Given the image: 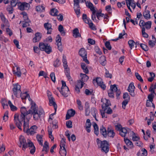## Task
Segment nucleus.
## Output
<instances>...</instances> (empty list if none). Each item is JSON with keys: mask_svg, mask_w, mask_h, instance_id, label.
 Returning a JSON list of instances; mask_svg holds the SVG:
<instances>
[{"mask_svg": "<svg viewBox=\"0 0 156 156\" xmlns=\"http://www.w3.org/2000/svg\"><path fill=\"white\" fill-rule=\"evenodd\" d=\"M44 112L42 108H39L37 112L32 113V115L33 116V119L34 120L37 121L40 119L41 117L43 116L44 115Z\"/></svg>", "mask_w": 156, "mask_h": 156, "instance_id": "4", "label": "nucleus"}, {"mask_svg": "<svg viewBox=\"0 0 156 156\" xmlns=\"http://www.w3.org/2000/svg\"><path fill=\"white\" fill-rule=\"evenodd\" d=\"M134 89L135 87L134 86L133 83H131L129 85L127 90L130 93V94L132 97H134L135 96V94L134 92Z\"/></svg>", "mask_w": 156, "mask_h": 156, "instance_id": "12", "label": "nucleus"}, {"mask_svg": "<svg viewBox=\"0 0 156 156\" xmlns=\"http://www.w3.org/2000/svg\"><path fill=\"white\" fill-rule=\"evenodd\" d=\"M24 23L23 25V27H25L27 26H30V21L29 20H27V21H24Z\"/></svg>", "mask_w": 156, "mask_h": 156, "instance_id": "61", "label": "nucleus"}, {"mask_svg": "<svg viewBox=\"0 0 156 156\" xmlns=\"http://www.w3.org/2000/svg\"><path fill=\"white\" fill-rule=\"evenodd\" d=\"M20 112L21 114L20 115L17 114L14 115V120L16 125L19 129L21 130L22 122L25 119L26 116L30 114L28 113V111H27L26 108L24 107L21 108Z\"/></svg>", "mask_w": 156, "mask_h": 156, "instance_id": "1", "label": "nucleus"}, {"mask_svg": "<svg viewBox=\"0 0 156 156\" xmlns=\"http://www.w3.org/2000/svg\"><path fill=\"white\" fill-rule=\"evenodd\" d=\"M129 130V129H127L126 128H123L121 129L119 131V134L122 136L125 137L126 134L129 133L128 130Z\"/></svg>", "mask_w": 156, "mask_h": 156, "instance_id": "20", "label": "nucleus"}, {"mask_svg": "<svg viewBox=\"0 0 156 156\" xmlns=\"http://www.w3.org/2000/svg\"><path fill=\"white\" fill-rule=\"evenodd\" d=\"M129 130V129H127L126 128H123L121 129L119 131V134L122 136L125 137L126 134L129 133L128 130Z\"/></svg>", "mask_w": 156, "mask_h": 156, "instance_id": "19", "label": "nucleus"}, {"mask_svg": "<svg viewBox=\"0 0 156 156\" xmlns=\"http://www.w3.org/2000/svg\"><path fill=\"white\" fill-rule=\"evenodd\" d=\"M61 38L59 35H57L56 38V41L57 43V45L58 46V48L59 51H62V45L61 42Z\"/></svg>", "mask_w": 156, "mask_h": 156, "instance_id": "13", "label": "nucleus"}, {"mask_svg": "<svg viewBox=\"0 0 156 156\" xmlns=\"http://www.w3.org/2000/svg\"><path fill=\"white\" fill-rule=\"evenodd\" d=\"M81 65L83 72L86 74L88 73H89V70L88 69L87 66H86V65L84 63H82Z\"/></svg>", "mask_w": 156, "mask_h": 156, "instance_id": "33", "label": "nucleus"}, {"mask_svg": "<svg viewBox=\"0 0 156 156\" xmlns=\"http://www.w3.org/2000/svg\"><path fill=\"white\" fill-rule=\"evenodd\" d=\"M140 46L145 51H147L148 50V48L147 46L144 44H140Z\"/></svg>", "mask_w": 156, "mask_h": 156, "instance_id": "62", "label": "nucleus"}, {"mask_svg": "<svg viewBox=\"0 0 156 156\" xmlns=\"http://www.w3.org/2000/svg\"><path fill=\"white\" fill-rule=\"evenodd\" d=\"M124 141L127 145L130 146L131 148L133 147V143L129 140L127 139H126L125 138H124Z\"/></svg>", "mask_w": 156, "mask_h": 156, "instance_id": "40", "label": "nucleus"}, {"mask_svg": "<svg viewBox=\"0 0 156 156\" xmlns=\"http://www.w3.org/2000/svg\"><path fill=\"white\" fill-rule=\"evenodd\" d=\"M156 88V87L155 85L153 86L152 85L150 87L149 89V91L151 92V94H154L155 95L156 94L154 92L155 89Z\"/></svg>", "mask_w": 156, "mask_h": 156, "instance_id": "52", "label": "nucleus"}, {"mask_svg": "<svg viewBox=\"0 0 156 156\" xmlns=\"http://www.w3.org/2000/svg\"><path fill=\"white\" fill-rule=\"evenodd\" d=\"M41 38V34L39 32H37L35 34V37L33 39V42L36 43L38 42Z\"/></svg>", "mask_w": 156, "mask_h": 156, "instance_id": "18", "label": "nucleus"}, {"mask_svg": "<svg viewBox=\"0 0 156 156\" xmlns=\"http://www.w3.org/2000/svg\"><path fill=\"white\" fill-rule=\"evenodd\" d=\"M75 111L72 109L68 110L66 115V119H68L71 117L73 116L75 114Z\"/></svg>", "mask_w": 156, "mask_h": 156, "instance_id": "16", "label": "nucleus"}, {"mask_svg": "<svg viewBox=\"0 0 156 156\" xmlns=\"http://www.w3.org/2000/svg\"><path fill=\"white\" fill-rule=\"evenodd\" d=\"M69 89L68 88V90L67 91H66V89H61V90H60V92L62 95L65 97H66L68 96V94L69 92Z\"/></svg>", "mask_w": 156, "mask_h": 156, "instance_id": "28", "label": "nucleus"}, {"mask_svg": "<svg viewBox=\"0 0 156 156\" xmlns=\"http://www.w3.org/2000/svg\"><path fill=\"white\" fill-rule=\"evenodd\" d=\"M36 138L39 144L42 146L43 145L42 136L39 135H37L36 136Z\"/></svg>", "mask_w": 156, "mask_h": 156, "instance_id": "30", "label": "nucleus"}, {"mask_svg": "<svg viewBox=\"0 0 156 156\" xmlns=\"http://www.w3.org/2000/svg\"><path fill=\"white\" fill-rule=\"evenodd\" d=\"M62 87L61 89H66V91L67 92L68 90V87L66 86V82L63 80L61 81Z\"/></svg>", "mask_w": 156, "mask_h": 156, "instance_id": "55", "label": "nucleus"}, {"mask_svg": "<svg viewBox=\"0 0 156 156\" xmlns=\"http://www.w3.org/2000/svg\"><path fill=\"white\" fill-rule=\"evenodd\" d=\"M88 24H89L90 27L92 30H96V28L95 27V26L94 24L92 22H91L90 23L89 22V23Z\"/></svg>", "mask_w": 156, "mask_h": 156, "instance_id": "64", "label": "nucleus"}, {"mask_svg": "<svg viewBox=\"0 0 156 156\" xmlns=\"http://www.w3.org/2000/svg\"><path fill=\"white\" fill-rule=\"evenodd\" d=\"M45 8L43 6L38 5L36 7V10L37 12H43L44 11Z\"/></svg>", "mask_w": 156, "mask_h": 156, "instance_id": "44", "label": "nucleus"}, {"mask_svg": "<svg viewBox=\"0 0 156 156\" xmlns=\"http://www.w3.org/2000/svg\"><path fill=\"white\" fill-rule=\"evenodd\" d=\"M91 126V124L90 122V120L89 119H87L85 124V129L88 133H90V128Z\"/></svg>", "mask_w": 156, "mask_h": 156, "instance_id": "21", "label": "nucleus"}, {"mask_svg": "<svg viewBox=\"0 0 156 156\" xmlns=\"http://www.w3.org/2000/svg\"><path fill=\"white\" fill-rule=\"evenodd\" d=\"M8 105H9L11 109L13 111H14L17 110V108L16 106L12 105L10 101H9L8 102Z\"/></svg>", "mask_w": 156, "mask_h": 156, "instance_id": "42", "label": "nucleus"}, {"mask_svg": "<svg viewBox=\"0 0 156 156\" xmlns=\"http://www.w3.org/2000/svg\"><path fill=\"white\" fill-rule=\"evenodd\" d=\"M141 153L142 156H147V151L144 148L141 149Z\"/></svg>", "mask_w": 156, "mask_h": 156, "instance_id": "63", "label": "nucleus"}, {"mask_svg": "<svg viewBox=\"0 0 156 156\" xmlns=\"http://www.w3.org/2000/svg\"><path fill=\"white\" fill-rule=\"evenodd\" d=\"M49 149L48 143L47 141H46L44 143V145L42 151V152L45 151V153L47 154L48 151Z\"/></svg>", "mask_w": 156, "mask_h": 156, "instance_id": "23", "label": "nucleus"}, {"mask_svg": "<svg viewBox=\"0 0 156 156\" xmlns=\"http://www.w3.org/2000/svg\"><path fill=\"white\" fill-rule=\"evenodd\" d=\"M81 85L80 81H79L77 84L76 85L75 87V90L78 93L80 92V88Z\"/></svg>", "mask_w": 156, "mask_h": 156, "instance_id": "53", "label": "nucleus"}, {"mask_svg": "<svg viewBox=\"0 0 156 156\" xmlns=\"http://www.w3.org/2000/svg\"><path fill=\"white\" fill-rule=\"evenodd\" d=\"M152 22L151 21H148L146 23L145 28L147 30L151 28Z\"/></svg>", "mask_w": 156, "mask_h": 156, "instance_id": "56", "label": "nucleus"}, {"mask_svg": "<svg viewBox=\"0 0 156 156\" xmlns=\"http://www.w3.org/2000/svg\"><path fill=\"white\" fill-rule=\"evenodd\" d=\"M104 100L105 103H103L102 105V107L103 109L105 111L109 107V106L111 105V104L110 101L108 100L105 99Z\"/></svg>", "mask_w": 156, "mask_h": 156, "instance_id": "15", "label": "nucleus"}, {"mask_svg": "<svg viewBox=\"0 0 156 156\" xmlns=\"http://www.w3.org/2000/svg\"><path fill=\"white\" fill-rule=\"evenodd\" d=\"M142 34L143 37H144L147 38L148 37V35L145 32V28L143 27L142 28Z\"/></svg>", "mask_w": 156, "mask_h": 156, "instance_id": "51", "label": "nucleus"}, {"mask_svg": "<svg viewBox=\"0 0 156 156\" xmlns=\"http://www.w3.org/2000/svg\"><path fill=\"white\" fill-rule=\"evenodd\" d=\"M23 131L25 133L29 129V123L28 121L27 122H26L25 120V119L23 121Z\"/></svg>", "mask_w": 156, "mask_h": 156, "instance_id": "27", "label": "nucleus"}, {"mask_svg": "<svg viewBox=\"0 0 156 156\" xmlns=\"http://www.w3.org/2000/svg\"><path fill=\"white\" fill-rule=\"evenodd\" d=\"M65 72L68 80H71L72 78L70 74L69 68L65 69Z\"/></svg>", "mask_w": 156, "mask_h": 156, "instance_id": "35", "label": "nucleus"}, {"mask_svg": "<svg viewBox=\"0 0 156 156\" xmlns=\"http://www.w3.org/2000/svg\"><path fill=\"white\" fill-rule=\"evenodd\" d=\"M18 3V0H12L10 4L12 7H15Z\"/></svg>", "mask_w": 156, "mask_h": 156, "instance_id": "58", "label": "nucleus"}, {"mask_svg": "<svg viewBox=\"0 0 156 156\" xmlns=\"http://www.w3.org/2000/svg\"><path fill=\"white\" fill-rule=\"evenodd\" d=\"M100 132L104 137L107 136V133L105 129L103 126H101L100 128Z\"/></svg>", "mask_w": 156, "mask_h": 156, "instance_id": "32", "label": "nucleus"}, {"mask_svg": "<svg viewBox=\"0 0 156 156\" xmlns=\"http://www.w3.org/2000/svg\"><path fill=\"white\" fill-rule=\"evenodd\" d=\"M28 147L30 150V152L32 154H34L35 151V148L33 143L30 141L27 142Z\"/></svg>", "mask_w": 156, "mask_h": 156, "instance_id": "14", "label": "nucleus"}, {"mask_svg": "<svg viewBox=\"0 0 156 156\" xmlns=\"http://www.w3.org/2000/svg\"><path fill=\"white\" fill-rule=\"evenodd\" d=\"M80 76L81 77V80L79 81H80V88H82L83 85V84L84 83V82L87 81L88 80L89 77L86 74H83L82 73H80Z\"/></svg>", "mask_w": 156, "mask_h": 156, "instance_id": "9", "label": "nucleus"}, {"mask_svg": "<svg viewBox=\"0 0 156 156\" xmlns=\"http://www.w3.org/2000/svg\"><path fill=\"white\" fill-rule=\"evenodd\" d=\"M82 18L83 21L85 23L87 24L89 22V18L87 17V16L86 14H83L82 15Z\"/></svg>", "mask_w": 156, "mask_h": 156, "instance_id": "47", "label": "nucleus"}, {"mask_svg": "<svg viewBox=\"0 0 156 156\" xmlns=\"http://www.w3.org/2000/svg\"><path fill=\"white\" fill-rule=\"evenodd\" d=\"M66 144V139L64 138H62L60 142V148H65Z\"/></svg>", "mask_w": 156, "mask_h": 156, "instance_id": "49", "label": "nucleus"}, {"mask_svg": "<svg viewBox=\"0 0 156 156\" xmlns=\"http://www.w3.org/2000/svg\"><path fill=\"white\" fill-rule=\"evenodd\" d=\"M91 114L95 118V120L98 121V120L96 118V114L97 113V111L96 109L94 108H92L91 109Z\"/></svg>", "mask_w": 156, "mask_h": 156, "instance_id": "41", "label": "nucleus"}, {"mask_svg": "<svg viewBox=\"0 0 156 156\" xmlns=\"http://www.w3.org/2000/svg\"><path fill=\"white\" fill-rule=\"evenodd\" d=\"M150 13V11H149L146 9H145L143 14L144 17L145 19L148 20L151 18V15Z\"/></svg>", "mask_w": 156, "mask_h": 156, "instance_id": "24", "label": "nucleus"}, {"mask_svg": "<svg viewBox=\"0 0 156 156\" xmlns=\"http://www.w3.org/2000/svg\"><path fill=\"white\" fill-rule=\"evenodd\" d=\"M85 1V0H74V9L75 12L77 15L80 14V7L79 5V2L83 3Z\"/></svg>", "mask_w": 156, "mask_h": 156, "instance_id": "6", "label": "nucleus"}, {"mask_svg": "<svg viewBox=\"0 0 156 156\" xmlns=\"http://www.w3.org/2000/svg\"><path fill=\"white\" fill-rule=\"evenodd\" d=\"M102 151L107 153L109 151L108 144L107 141L104 140L102 141L100 145Z\"/></svg>", "mask_w": 156, "mask_h": 156, "instance_id": "8", "label": "nucleus"}, {"mask_svg": "<svg viewBox=\"0 0 156 156\" xmlns=\"http://www.w3.org/2000/svg\"><path fill=\"white\" fill-rule=\"evenodd\" d=\"M76 103L78 105V108L80 110H82L83 109V107L82 105V103L81 101L79 99L76 100Z\"/></svg>", "mask_w": 156, "mask_h": 156, "instance_id": "48", "label": "nucleus"}, {"mask_svg": "<svg viewBox=\"0 0 156 156\" xmlns=\"http://www.w3.org/2000/svg\"><path fill=\"white\" fill-rule=\"evenodd\" d=\"M99 62L102 65L104 66L106 64V60L105 57L104 56H101L100 58Z\"/></svg>", "mask_w": 156, "mask_h": 156, "instance_id": "31", "label": "nucleus"}, {"mask_svg": "<svg viewBox=\"0 0 156 156\" xmlns=\"http://www.w3.org/2000/svg\"><path fill=\"white\" fill-rule=\"evenodd\" d=\"M20 144V147H22V149L25 151L26 148L28 147V145L24 137L22 135H20L19 138Z\"/></svg>", "mask_w": 156, "mask_h": 156, "instance_id": "3", "label": "nucleus"}, {"mask_svg": "<svg viewBox=\"0 0 156 156\" xmlns=\"http://www.w3.org/2000/svg\"><path fill=\"white\" fill-rule=\"evenodd\" d=\"M73 36L75 38L81 37V35L79 32L78 29L77 28H76L73 30Z\"/></svg>", "mask_w": 156, "mask_h": 156, "instance_id": "26", "label": "nucleus"}, {"mask_svg": "<svg viewBox=\"0 0 156 156\" xmlns=\"http://www.w3.org/2000/svg\"><path fill=\"white\" fill-rule=\"evenodd\" d=\"M58 13V11L55 9H52L51 11V15L54 16H56Z\"/></svg>", "mask_w": 156, "mask_h": 156, "instance_id": "39", "label": "nucleus"}, {"mask_svg": "<svg viewBox=\"0 0 156 156\" xmlns=\"http://www.w3.org/2000/svg\"><path fill=\"white\" fill-rule=\"evenodd\" d=\"M80 55L81 56L83 60L85 62L87 63L88 64L89 62L87 59V53L84 48H81L79 52Z\"/></svg>", "mask_w": 156, "mask_h": 156, "instance_id": "7", "label": "nucleus"}, {"mask_svg": "<svg viewBox=\"0 0 156 156\" xmlns=\"http://www.w3.org/2000/svg\"><path fill=\"white\" fill-rule=\"evenodd\" d=\"M13 88L12 91L14 95L16 97H17V94H20V97H21V94L22 92L21 90V87L18 83L13 84Z\"/></svg>", "mask_w": 156, "mask_h": 156, "instance_id": "5", "label": "nucleus"}, {"mask_svg": "<svg viewBox=\"0 0 156 156\" xmlns=\"http://www.w3.org/2000/svg\"><path fill=\"white\" fill-rule=\"evenodd\" d=\"M14 65L16 67V70H13L14 74L16 76L18 77H20L21 75V73L20 68L19 67H18L17 65H16L15 64H14Z\"/></svg>", "mask_w": 156, "mask_h": 156, "instance_id": "22", "label": "nucleus"}, {"mask_svg": "<svg viewBox=\"0 0 156 156\" xmlns=\"http://www.w3.org/2000/svg\"><path fill=\"white\" fill-rule=\"evenodd\" d=\"M60 64V60L58 58H57L54 62V66L55 67L59 66Z\"/></svg>", "mask_w": 156, "mask_h": 156, "instance_id": "60", "label": "nucleus"}, {"mask_svg": "<svg viewBox=\"0 0 156 156\" xmlns=\"http://www.w3.org/2000/svg\"><path fill=\"white\" fill-rule=\"evenodd\" d=\"M85 115L86 116H88L89 115V114L90 113V110L89 109V106L88 105V103L87 102H86L85 104Z\"/></svg>", "mask_w": 156, "mask_h": 156, "instance_id": "34", "label": "nucleus"}, {"mask_svg": "<svg viewBox=\"0 0 156 156\" xmlns=\"http://www.w3.org/2000/svg\"><path fill=\"white\" fill-rule=\"evenodd\" d=\"M44 26L45 29L48 30L47 34H51L52 30L51 28V25L48 23H44Z\"/></svg>", "mask_w": 156, "mask_h": 156, "instance_id": "17", "label": "nucleus"}, {"mask_svg": "<svg viewBox=\"0 0 156 156\" xmlns=\"http://www.w3.org/2000/svg\"><path fill=\"white\" fill-rule=\"evenodd\" d=\"M59 153L61 156H66V151L65 148H60Z\"/></svg>", "mask_w": 156, "mask_h": 156, "instance_id": "38", "label": "nucleus"}, {"mask_svg": "<svg viewBox=\"0 0 156 156\" xmlns=\"http://www.w3.org/2000/svg\"><path fill=\"white\" fill-rule=\"evenodd\" d=\"M39 47L41 50L44 51L48 54H50L52 51L51 47L48 44L40 42Z\"/></svg>", "mask_w": 156, "mask_h": 156, "instance_id": "2", "label": "nucleus"}, {"mask_svg": "<svg viewBox=\"0 0 156 156\" xmlns=\"http://www.w3.org/2000/svg\"><path fill=\"white\" fill-rule=\"evenodd\" d=\"M30 109L28 110V113L30 114H32V113L37 112L38 110L37 109V107L36 106V104L35 103H32L31 104Z\"/></svg>", "mask_w": 156, "mask_h": 156, "instance_id": "10", "label": "nucleus"}, {"mask_svg": "<svg viewBox=\"0 0 156 156\" xmlns=\"http://www.w3.org/2000/svg\"><path fill=\"white\" fill-rule=\"evenodd\" d=\"M117 90V88L115 84L111 85L110 90L112 91L113 92H115Z\"/></svg>", "mask_w": 156, "mask_h": 156, "instance_id": "59", "label": "nucleus"}, {"mask_svg": "<svg viewBox=\"0 0 156 156\" xmlns=\"http://www.w3.org/2000/svg\"><path fill=\"white\" fill-rule=\"evenodd\" d=\"M48 98L49 100L50 105L53 106L54 108L55 112H56L57 108V105L54 101V98L51 95H50V96H49V95H48Z\"/></svg>", "mask_w": 156, "mask_h": 156, "instance_id": "11", "label": "nucleus"}, {"mask_svg": "<svg viewBox=\"0 0 156 156\" xmlns=\"http://www.w3.org/2000/svg\"><path fill=\"white\" fill-rule=\"evenodd\" d=\"M93 127L94 129V133L97 135H98L99 133L98 128L97 124L94 123L93 125Z\"/></svg>", "mask_w": 156, "mask_h": 156, "instance_id": "46", "label": "nucleus"}, {"mask_svg": "<svg viewBox=\"0 0 156 156\" xmlns=\"http://www.w3.org/2000/svg\"><path fill=\"white\" fill-rule=\"evenodd\" d=\"M27 135H33L35 133V132L34 130L30 129V128H29L28 130L26 132Z\"/></svg>", "mask_w": 156, "mask_h": 156, "instance_id": "54", "label": "nucleus"}, {"mask_svg": "<svg viewBox=\"0 0 156 156\" xmlns=\"http://www.w3.org/2000/svg\"><path fill=\"white\" fill-rule=\"evenodd\" d=\"M95 81L99 85L101 83H103V82L102 81V79L100 77H97L95 80L94 79L93 80V82L94 83Z\"/></svg>", "mask_w": 156, "mask_h": 156, "instance_id": "50", "label": "nucleus"}, {"mask_svg": "<svg viewBox=\"0 0 156 156\" xmlns=\"http://www.w3.org/2000/svg\"><path fill=\"white\" fill-rule=\"evenodd\" d=\"M62 62L63 64V66L65 69H69V68L68 67V66L67 64V63L66 59V56L64 55H63L62 57Z\"/></svg>", "mask_w": 156, "mask_h": 156, "instance_id": "29", "label": "nucleus"}, {"mask_svg": "<svg viewBox=\"0 0 156 156\" xmlns=\"http://www.w3.org/2000/svg\"><path fill=\"white\" fill-rule=\"evenodd\" d=\"M58 30L62 35L63 36L65 35L66 33L64 31L63 27L62 25L60 24L59 26Z\"/></svg>", "mask_w": 156, "mask_h": 156, "instance_id": "43", "label": "nucleus"}, {"mask_svg": "<svg viewBox=\"0 0 156 156\" xmlns=\"http://www.w3.org/2000/svg\"><path fill=\"white\" fill-rule=\"evenodd\" d=\"M86 5L90 9V10L92 11V12L95 11L94 7L93 4L90 2H86Z\"/></svg>", "mask_w": 156, "mask_h": 156, "instance_id": "45", "label": "nucleus"}, {"mask_svg": "<svg viewBox=\"0 0 156 156\" xmlns=\"http://www.w3.org/2000/svg\"><path fill=\"white\" fill-rule=\"evenodd\" d=\"M107 135L108 136L113 138L115 135V133L114 132V130L111 128H108Z\"/></svg>", "mask_w": 156, "mask_h": 156, "instance_id": "25", "label": "nucleus"}, {"mask_svg": "<svg viewBox=\"0 0 156 156\" xmlns=\"http://www.w3.org/2000/svg\"><path fill=\"white\" fill-rule=\"evenodd\" d=\"M135 76L137 80H139L141 82H143V80L142 79L141 76L139 75L138 73H135Z\"/></svg>", "mask_w": 156, "mask_h": 156, "instance_id": "57", "label": "nucleus"}, {"mask_svg": "<svg viewBox=\"0 0 156 156\" xmlns=\"http://www.w3.org/2000/svg\"><path fill=\"white\" fill-rule=\"evenodd\" d=\"M128 44L131 49L134 47L135 45V47H136V44L133 40H129L128 41Z\"/></svg>", "mask_w": 156, "mask_h": 156, "instance_id": "37", "label": "nucleus"}, {"mask_svg": "<svg viewBox=\"0 0 156 156\" xmlns=\"http://www.w3.org/2000/svg\"><path fill=\"white\" fill-rule=\"evenodd\" d=\"M1 103L3 109L6 108H8V105L6 100L3 98L1 100Z\"/></svg>", "mask_w": 156, "mask_h": 156, "instance_id": "36", "label": "nucleus"}]
</instances>
